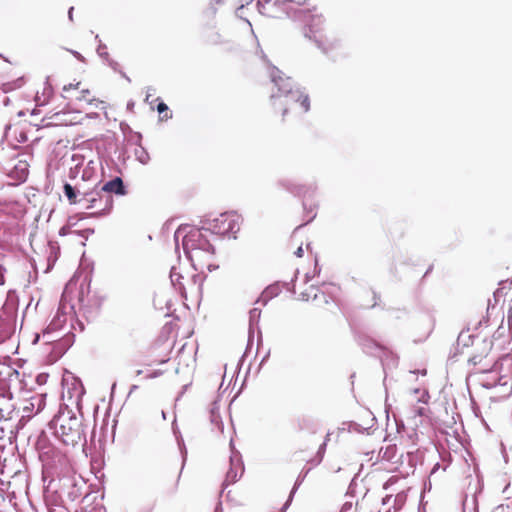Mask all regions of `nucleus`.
I'll use <instances>...</instances> for the list:
<instances>
[{
    "instance_id": "nucleus-1",
    "label": "nucleus",
    "mask_w": 512,
    "mask_h": 512,
    "mask_svg": "<svg viewBox=\"0 0 512 512\" xmlns=\"http://www.w3.org/2000/svg\"><path fill=\"white\" fill-rule=\"evenodd\" d=\"M271 79L277 91L272 93L270 105L275 113H280L281 122H285L290 113L297 116L309 111V96L296 87L290 77H286L279 70L273 69Z\"/></svg>"
},
{
    "instance_id": "nucleus-2",
    "label": "nucleus",
    "mask_w": 512,
    "mask_h": 512,
    "mask_svg": "<svg viewBox=\"0 0 512 512\" xmlns=\"http://www.w3.org/2000/svg\"><path fill=\"white\" fill-rule=\"evenodd\" d=\"M177 338L176 325L172 322L166 323L157 338L149 347L152 363L164 364L170 360Z\"/></svg>"
},
{
    "instance_id": "nucleus-3",
    "label": "nucleus",
    "mask_w": 512,
    "mask_h": 512,
    "mask_svg": "<svg viewBox=\"0 0 512 512\" xmlns=\"http://www.w3.org/2000/svg\"><path fill=\"white\" fill-rule=\"evenodd\" d=\"M62 96L67 100V107L77 112H82L88 105L98 107L103 104V101L97 99L92 91L81 82L65 85Z\"/></svg>"
},
{
    "instance_id": "nucleus-4",
    "label": "nucleus",
    "mask_w": 512,
    "mask_h": 512,
    "mask_svg": "<svg viewBox=\"0 0 512 512\" xmlns=\"http://www.w3.org/2000/svg\"><path fill=\"white\" fill-rule=\"evenodd\" d=\"M69 204H79L88 215H100L111 207L110 194H66Z\"/></svg>"
},
{
    "instance_id": "nucleus-5",
    "label": "nucleus",
    "mask_w": 512,
    "mask_h": 512,
    "mask_svg": "<svg viewBox=\"0 0 512 512\" xmlns=\"http://www.w3.org/2000/svg\"><path fill=\"white\" fill-rule=\"evenodd\" d=\"M195 241L197 240L194 238L191 240V237H184L183 248L186 256L191 261V264L195 270H210L215 253L213 245L209 241H202V244L206 248H204V250H199L198 248H195Z\"/></svg>"
},
{
    "instance_id": "nucleus-6",
    "label": "nucleus",
    "mask_w": 512,
    "mask_h": 512,
    "mask_svg": "<svg viewBox=\"0 0 512 512\" xmlns=\"http://www.w3.org/2000/svg\"><path fill=\"white\" fill-rule=\"evenodd\" d=\"M56 435L65 445H75L81 440L82 423L70 413H61L56 420Z\"/></svg>"
},
{
    "instance_id": "nucleus-7",
    "label": "nucleus",
    "mask_w": 512,
    "mask_h": 512,
    "mask_svg": "<svg viewBox=\"0 0 512 512\" xmlns=\"http://www.w3.org/2000/svg\"><path fill=\"white\" fill-rule=\"evenodd\" d=\"M304 20L308 22V36L312 38L325 53L335 48L337 42L336 38L334 36L328 37L324 34V19L320 14L305 15Z\"/></svg>"
},
{
    "instance_id": "nucleus-8",
    "label": "nucleus",
    "mask_w": 512,
    "mask_h": 512,
    "mask_svg": "<svg viewBox=\"0 0 512 512\" xmlns=\"http://www.w3.org/2000/svg\"><path fill=\"white\" fill-rule=\"evenodd\" d=\"M240 229V216L236 213L225 212L208 222L205 231L228 237H235Z\"/></svg>"
},
{
    "instance_id": "nucleus-9",
    "label": "nucleus",
    "mask_w": 512,
    "mask_h": 512,
    "mask_svg": "<svg viewBox=\"0 0 512 512\" xmlns=\"http://www.w3.org/2000/svg\"><path fill=\"white\" fill-rule=\"evenodd\" d=\"M181 474L179 463L173 466H165L158 472V484L167 494H174L177 491Z\"/></svg>"
},
{
    "instance_id": "nucleus-10",
    "label": "nucleus",
    "mask_w": 512,
    "mask_h": 512,
    "mask_svg": "<svg viewBox=\"0 0 512 512\" xmlns=\"http://www.w3.org/2000/svg\"><path fill=\"white\" fill-rule=\"evenodd\" d=\"M16 414V406L12 400V394L8 397L0 396V421L11 420Z\"/></svg>"
},
{
    "instance_id": "nucleus-11",
    "label": "nucleus",
    "mask_w": 512,
    "mask_h": 512,
    "mask_svg": "<svg viewBox=\"0 0 512 512\" xmlns=\"http://www.w3.org/2000/svg\"><path fill=\"white\" fill-rule=\"evenodd\" d=\"M102 192H124L122 179L120 177H115L108 181L103 185Z\"/></svg>"
},
{
    "instance_id": "nucleus-12",
    "label": "nucleus",
    "mask_w": 512,
    "mask_h": 512,
    "mask_svg": "<svg viewBox=\"0 0 512 512\" xmlns=\"http://www.w3.org/2000/svg\"><path fill=\"white\" fill-rule=\"evenodd\" d=\"M314 306L320 307V303H324L327 306V311L334 312L335 309H337V305L335 302L331 299H328V297L324 293L315 294L314 295Z\"/></svg>"
},
{
    "instance_id": "nucleus-13",
    "label": "nucleus",
    "mask_w": 512,
    "mask_h": 512,
    "mask_svg": "<svg viewBox=\"0 0 512 512\" xmlns=\"http://www.w3.org/2000/svg\"><path fill=\"white\" fill-rule=\"evenodd\" d=\"M14 174L17 175L19 182H24L29 174L27 163L20 161L17 165H15L13 171L10 174V177L13 178Z\"/></svg>"
},
{
    "instance_id": "nucleus-14",
    "label": "nucleus",
    "mask_w": 512,
    "mask_h": 512,
    "mask_svg": "<svg viewBox=\"0 0 512 512\" xmlns=\"http://www.w3.org/2000/svg\"><path fill=\"white\" fill-rule=\"evenodd\" d=\"M185 237H191L196 239V240H199V241H195L194 244H195V248H198L199 250H204V248H206L203 244H202V241H209L207 238H206V235L201 231V230H195V231H191L189 232Z\"/></svg>"
},
{
    "instance_id": "nucleus-15",
    "label": "nucleus",
    "mask_w": 512,
    "mask_h": 512,
    "mask_svg": "<svg viewBox=\"0 0 512 512\" xmlns=\"http://www.w3.org/2000/svg\"><path fill=\"white\" fill-rule=\"evenodd\" d=\"M34 400L35 398H31V399H28V400H25L23 402V405L21 407V410H22V418H30L31 417V413L32 411L34 410L35 408V403H34Z\"/></svg>"
},
{
    "instance_id": "nucleus-16",
    "label": "nucleus",
    "mask_w": 512,
    "mask_h": 512,
    "mask_svg": "<svg viewBox=\"0 0 512 512\" xmlns=\"http://www.w3.org/2000/svg\"><path fill=\"white\" fill-rule=\"evenodd\" d=\"M157 111L160 115V118L162 120H167L169 118H171V115L168 114V106L163 103V102H160L158 105H157Z\"/></svg>"
},
{
    "instance_id": "nucleus-17",
    "label": "nucleus",
    "mask_w": 512,
    "mask_h": 512,
    "mask_svg": "<svg viewBox=\"0 0 512 512\" xmlns=\"http://www.w3.org/2000/svg\"><path fill=\"white\" fill-rule=\"evenodd\" d=\"M341 512H355L351 503H345L341 509Z\"/></svg>"
},
{
    "instance_id": "nucleus-18",
    "label": "nucleus",
    "mask_w": 512,
    "mask_h": 512,
    "mask_svg": "<svg viewBox=\"0 0 512 512\" xmlns=\"http://www.w3.org/2000/svg\"><path fill=\"white\" fill-rule=\"evenodd\" d=\"M75 190H78L77 187H73L68 183L64 184V192H76Z\"/></svg>"
},
{
    "instance_id": "nucleus-19",
    "label": "nucleus",
    "mask_w": 512,
    "mask_h": 512,
    "mask_svg": "<svg viewBox=\"0 0 512 512\" xmlns=\"http://www.w3.org/2000/svg\"><path fill=\"white\" fill-rule=\"evenodd\" d=\"M162 374H163V372L161 370H154L147 377L148 378H156V377L161 376Z\"/></svg>"
},
{
    "instance_id": "nucleus-20",
    "label": "nucleus",
    "mask_w": 512,
    "mask_h": 512,
    "mask_svg": "<svg viewBox=\"0 0 512 512\" xmlns=\"http://www.w3.org/2000/svg\"><path fill=\"white\" fill-rule=\"evenodd\" d=\"M70 233V227L64 226L60 229L59 234L65 236Z\"/></svg>"
},
{
    "instance_id": "nucleus-21",
    "label": "nucleus",
    "mask_w": 512,
    "mask_h": 512,
    "mask_svg": "<svg viewBox=\"0 0 512 512\" xmlns=\"http://www.w3.org/2000/svg\"><path fill=\"white\" fill-rule=\"evenodd\" d=\"M312 12H316V7L315 6L310 7V4H307L306 13H304V16L305 15L307 16L309 14H313Z\"/></svg>"
},
{
    "instance_id": "nucleus-22",
    "label": "nucleus",
    "mask_w": 512,
    "mask_h": 512,
    "mask_svg": "<svg viewBox=\"0 0 512 512\" xmlns=\"http://www.w3.org/2000/svg\"><path fill=\"white\" fill-rule=\"evenodd\" d=\"M295 255H296L298 258L303 257V255H304V250H303L302 246H299V247L297 248V250L295 251Z\"/></svg>"
},
{
    "instance_id": "nucleus-23",
    "label": "nucleus",
    "mask_w": 512,
    "mask_h": 512,
    "mask_svg": "<svg viewBox=\"0 0 512 512\" xmlns=\"http://www.w3.org/2000/svg\"><path fill=\"white\" fill-rule=\"evenodd\" d=\"M227 480H228L229 482H234V481L236 480V474H235V473H234V474H232L231 472H228V474H227Z\"/></svg>"
},
{
    "instance_id": "nucleus-24",
    "label": "nucleus",
    "mask_w": 512,
    "mask_h": 512,
    "mask_svg": "<svg viewBox=\"0 0 512 512\" xmlns=\"http://www.w3.org/2000/svg\"><path fill=\"white\" fill-rule=\"evenodd\" d=\"M73 7L70 8L69 10V18L72 19V16H73Z\"/></svg>"
},
{
    "instance_id": "nucleus-25",
    "label": "nucleus",
    "mask_w": 512,
    "mask_h": 512,
    "mask_svg": "<svg viewBox=\"0 0 512 512\" xmlns=\"http://www.w3.org/2000/svg\"><path fill=\"white\" fill-rule=\"evenodd\" d=\"M142 372H143L142 370H136V371H135V374H136L137 376H139V375H141V374H142Z\"/></svg>"
},
{
    "instance_id": "nucleus-26",
    "label": "nucleus",
    "mask_w": 512,
    "mask_h": 512,
    "mask_svg": "<svg viewBox=\"0 0 512 512\" xmlns=\"http://www.w3.org/2000/svg\"><path fill=\"white\" fill-rule=\"evenodd\" d=\"M306 2L307 1L305 0V1H303V3H300V5H306L307 4Z\"/></svg>"
},
{
    "instance_id": "nucleus-27",
    "label": "nucleus",
    "mask_w": 512,
    "mask_h": 512,
    "mask_svg": "<svg viewBox=\"0 0 512 512\" xmlns=\"http://www.w3.org/2000/svg\"><path fill=\"white\" fill-rule=\"evenodd\" d=\"M38 402L40 403L41 401L38 400ZM37 411H40V405L38 406Z\"/></svg>"
},
{
    "instance_id": "nucleus-28",
    "label": "nucleus",
    "mask_w": 512,
    "mask_h": 512,
    "mask_svg": "<svg viewBox=\"0 0 512 512\" xmlns=\"http://www.w3.org/2000/svg\"><path fill=\"white\" fill-rule=\"evenodd\" d=\"M284 510H285V508H284V507H282V508H281V510H280V512H284Z\"/></svg>"
}]
</instances>
